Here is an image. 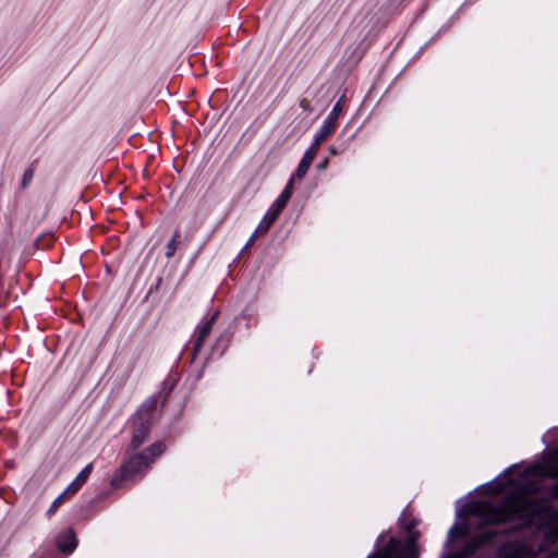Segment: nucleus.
I'll list each match as a JSON object with an SVG mask.
<instances>
[{"mask_svg": "<svg viewBox=\"0 0 558 558\" xmlns=\"http://www.w3.org/2000/svg\"><path fill=\"white\" fill-rule=\"evenodd\" d=\"M165 450L166 445L162 441H156L141 452L131 454L113 473L110 481L111 486L119 489L128 482L141 480L155 459L161 456Z\"/></svg>", "mask_w": 558, "mask_h": 558, "instance_id": "obj_1", "label": "nucleus"}, {"mask_svg": "<svg viewBox=\"0 0 558 558\" xmlns=\"http://www.w3.org/2000/svg\"><path fill=\"white\" fill-rule=\"evenodd\" d=\"M542 501H545V499H535V497L509 500L511 524L499 529L500 534L511 536L533 529L538 519L546 515L544 509L539 506Z\"/></svg>", "mask_w": 558, "mask_h": 558, "instance_id": "obj_2", "label": "nucleus"}, {"mask_svg": "<svg viewBox=\"0 0 558 558\" xmlns=\"http://www.w3.org/2000/svg\"><path fill=\"white\" fill-rule=\"evenodd\" d=\"M219 315V310L208 314L196 327L190 341L185 344L182 352L184 359L190 363L189 378H193V384H196L203 377L202 359L204 357V343L209 337L213 326Z\"/></svg>", "mask_w": 558, "mask_h": 558, "instance_id": "obj_3", "label": "nucleus"}, {"mask_svg": "<svg viewBox=\"0 0 558 558\" xmlns=\"http://www.w3.org/2000/svg\"><path fill=\"white\" fill-rule=\"evenodd\" d=\"M158 405L157 396L148 397L129 418L131 440L126 453L135 452L148 438L155 422V411Z\"/></svg>", "mask_w": 558, "mask_h": 558, "instance_id": "obj_4", "label": "nucleus"}, {"mask_svg": "<svg viewBox=\"0 0 558 558\" xmlns=\"http://www.w3.org/2000/svg\"><path fill=\"white\" fill-rule=\"evenodd\" d=\"M418 533H414L413 538L408 542H401L396 536H390L385 545L381 546L386 537L383 532L378 535L375 549L366 558H416L418 555L416 538Z\"/></svg>", "mask_w": 558, "mask_h": 558, "instance_id": "obj_5", "label": "nucleus"}, {"mask_svg": "<svg viewBox=\"0 0 558 558\" xmlns=\"http://www.w3.org/2000/svg\"><path fill=\"white\" fill-rule=\"evenodd\" d=\"M292 194H293V178H290L288 180L286 186L279 194V196L274 201V203L270 205V207L265 213V215L262 218L254 234L250 238L248 242L246 243V246L251 243V241L253 240V238L256 233L265 234L268 232V230L270 229L272 223L276 221V219L279 217V215L282 213V210L286 208Z\"/></svg>", "mask_w": 558, "mask_h": 558, "instance_id": "obj_6", "label": "nucleus"}, {"mask_svg": "<svg viewBox=\"0 0 558 558\" xmlns=\"http://www.w3.org/2000/svg\"><path fill=\"white\" fill-rule=\"evenodd\" d=\"M502 536L499 529H485L478 531L463 546V551L468 556H474L480 550L492 547L496 543V538Z\"/></svg>", "mask_w": 558, "mask_h": 558, "instance_id": "obj_7", "label": "nucleus"}, {"mask_svg": "<svg viewBox=\"0 0 558 558\" xmlns=\"http://www.w3.org/2000/svg\"><path fill=\"white\" fill-rule=\"evenodd\" d=\"M236 326L238 324L232 320L229 326L219 335L215 343L210 347L209 352L204 353V357L202 359V367H205L210 359L220 357L223 355L236 331Z\"/></svg>", "mask_w": 558, "mask_h": 558, "instance_id": "obj_8", "label": "nucleus"}, {"mask_svg": "<svg viewBox=\"0 0 558 558\" xmlns=\"http://www.w3.org/2000/svg\"><path fill=\"white\" fill-rule=\"evenodd\" d=\"M510 524L509 500L504 499L493 506L492 511L482 519L480 525L494 526L493 529H498L499 526L505 527Z\"/></svg>", "mask_w": 558, "mask_h": 558, "instance_id": "obj_9", "label": "nucleus"}, {"mask_svg": "<svg viewBox=\"0 0 558 558\" xmlns=\"http://www.w3.org/2000/svg\"><path fill=\"white\" fill-rule=\"evenodd\" d=\"M557 518L558 515H551L547 512L543 519H538L533 527L542 533V544L539 548H543L544 544L548 546L558 544V525L555 522Z\"/></svg>", "mask_w": 558, "mask_h": 558, "instance_id": "obj_10", "label": "nucleus"}, {"mask_svg": "<svg viewBox=\"0 0 558 558\" xmlns=\"http://www.w3.org/2000/svg\"><path fill=\"white\" fill-rule=\"evenodd\" d=\"M342 98H340L335 106L332 107L329 114L326 117V119L323 121L322 125L318 128V130L314 134V140L322 143L324 142L331 133H333L337 129V121L339 118V114L342 110L341 106Z\"/></svg>", "mask_w": 558, "mask_h": 558, "instance_id": "obj_11", "label": "nucleus"}, {"mask_svg": "<svg viewBox=\"0 0 558 558\" xmlns=\"http://www.w3.org/2000/svg\"><path fill=\"white\" fill-rule=\"evenodd\" d=\"M402 2L403 0H387V2H385L380 9L371 17V22L376 19L372 31L377 28V25H379V29L384 28L390 17L400 13Z\"/></svg>", "mask_w": 558, "mask_h": 558, "instance_id": "obj_12", "label": "nucleus"}, {"mask_svg": "<svg viewBox=\"0 0 558 558\" xmlns=\"http://www.w3.org/2000/svg\"><path fill=\"white\" fill-rule=\"evenodd\" d=\"M525 555L526 548L522 541L509 539L496 548L493 558H525Z\"/></svg>", "mask_w": 558, "mask_h": 558, "instance_id": "obj_13", "label": "nucleus"}, {"mask_svg": "<svg viewBox=\"0 0 558 558\" xmlns=\"http://www.w3.org/2000/svg\"><path fill=\"white\" fill-rule=\"evenodd\" d=\"M107 499L108 494H98L96 497L90 499L86 506L75 509L74 517L78 520L92 519L97 512L101 511L108 506Z\"/></svg>", "mask_w": 558, "mask_h": 558, "instance_id": "obj_14", "label": "nucleus"}, {"mask_svg": "<svg viewBox=\"0 0 558 558\" xmlns=\"http://www.w3.org/2000/svg\"><path fill=\"white\" fill-rule=\"evenodd\" d=\"M320 144L322 143L314 140L313 143L308 146V148L304 151L294 173H292L290 177L293 178V181L295 179H303L306 175L312 162L314 161L318 153Z\"/></svg>", "mask_w": 558, "mask_h": 558, "instance_id": "obj_15", "label": "nucleus"}, {"mask_svg": "<svg viewBox=\"0 0 558 558\" xmlns=\"http://www.w3.org/2000/svg\"><path fill=\"white\" fill-rule=\"evenodd\" d=\"M56 547L64 556H70L77 547L78 541L72 527L62 530L56 536Z\"/></svg>", "mask_w": 558, "mask_h": 558, "instance_id": "obj_16", "label": "nucleus"}, {"mask_svg": "<svg viewBox=\"0 0 558 558\" xmlns=\"http://www.w3.org/2000/svg\"><path fill=\"white\" fill-rule=\"evenodd\" d=\"M541 490L546 495L535 497V499H545V501L539 502V506L544 509V512H548L551 515H558V509H554L550 506L551 500H558V480L549 485L541 487Z\"/></svg>", "mask_w": 558, "mask_h": 558, "instance_id": "obj_17", "label": "nucleus"}, {"mask_svg": "<svg viewBox=\"0 0 558 558\" xmlns=\"http://www.w3.org/2000/svg\"><path fill=\"white\" fill-rule=\"evenodd\" d=\"M93 472V463H88L85 465L81 472L76 475V477L64 489L69 495H74L77 493L82 486L87 482L90 474Z\"/></svg>", "mask_w": 558, "mask_h": 558, "instance_id": "obj_18", "label": "nucleus"}, {"mask_svg": "<svg viewBox=\"0 0 558 558\" xmlns=\"http://www.w3.org/2000/svg\"><path fill=\"white\" fill-rule=\"evenodd\" d=\"M234 323L240 324L241 320L245 322L246 329H250L257 325L258 311L254 304H247L242 312L234 317Z\"/></svg>", "mask_w": 558, "mask_h": 558, "instance_id": "obj_19", "label": "nucleus"}, {"mask_svg": "<svg viewBox=\"0 0 558 558\" xmlns=\"http://www.w3.org/2000/svg\"><path fill=\"white\" fill-rule=\"evenodd\" d=\"M468 523L465 522L461 526L456 522L448 531L447 538L445 541V547L450 546V544L459 536H462L468 531Z\"/></svg>", "mask_w": 558, "mask_h": 558, "instance_id": "obj_20", "label": "nucleus"}, {"mask_svg": "<svg viewBox=\"0 0 558 558\" xmlns=\"http://www.w3.org/2000/svg\"><path fill=\"white\" fill-rule=\"evenodd\" d=\"M499 476L495 477L494 480L484 483L475 488V490L484 489L490 495H496L500 493L504 489V483L499 482Z\"/></svg>", "mask_w": 558, "mask_h": 558, "instance_id": "obj_21", "label": "nucleus"}, {"mask_svg": "<svg viewBox=\"0 0 558 558\" xmlns=\"http://www.w3.org/2000/svg\"><path fill=\"white\" fill-rule=\"evenodd\" d=\"M399 526L407 533H411L418 524L415 518H407V511L403 510L398 519Z\"/></svg>", "mask_w": 558, "mask_h": 558, "instance_id": "obj_22", "label": "nucleus"}, {"mask_svg": "<svg viewBox=\"0 0 558 558\" xmlns=\"http://www.w3.org/2000/svg\"><path fill=\"white\" fill-rule=\"evenodd\" d=\"M181 238V233H180V230H175L173 232V235L172 238L170 239V241L168 242L167 246H166V253H165V256L167 258H171L175 251H177V243H178V240Z\"/></svg>", "mask_w": 558, "mask_h": 558, "instance_id": "obj_23", "label": "nucleus"}, {"mask_svg": "<svg viewBox=\"0 0 558 558\" xmlns=\"http://www.w3.org/2000/svg\"><path fill=\"white\" fill-rule=\"evenodd\" d=\"M69 494L63 490L50 505L49 509L46 511V517L50 519L59 509V507L65 501V498Z\"/></svg>", "mask_w": 558, "mask_h": 558, "instance_id": "obj_24", "label": "nucleus"}, {"mask_svg": "<svg viewBox=\"0 0 558 558\" xmlns=\"http://www.w3.org/2000/svg\"><path fill=\"white\" fill-rule=\"evenodd\" d=\"M473 507H474L473 502L464 504L463 506H461V507H459L457 509L456 517L457 518H464V517L471 514Z\"/></svg>", "mask_w": 558, "mask_h": 558, "instance_id": "obj_25", "label": "nucleus"}, {"mask_svg": "<svg viewBox=\"0 0 558 558\" xmlns=\"http://www.w3.org/2000/svg\"><path fill=\"white\" fill-rule=\"evenodd\" d=\"M34 178V169L32 167L27 168L22 177L21 186L23 189L27 187L31 181Z\"/></svg>", "mask_w": 558, "mask_h": 558, "instance_id": "obj_26", "label": "nucleus"}, {"mask_svg": "<svg viewBox=\"0 0 558 558\" xmlns=\"http://www.w3.org/2000/svg\"><path fill=\"white\" fill-rule=\"evenodd\" d=\"M454 16H451L446 24H444L439 29L438 32L432 37L430 41L435 40L437 37H439L440 35L447 33L450 27L452 26L453 22H454Z\"/></svg>", "mask_w": 558, "mask_h": 558, "instance_id": "obj_27", "label": "nucleus"}, {"mask_svg": "<svg viewBox=\"0 0 558 558\" xmlns=\"http://www.w3.org/2000/svg\"><path fill=\"white\" fill-rule=\"evenodd\" d=\"M345 149H347V146L344 145V143L339 144V145L333 144V145L329 146V153L332 156H338V155L344 153Z\"/></svg>", "mask_w": 558, "mask_h": 558, "instance_id": "obj_28", "label": "nucleus"}, {"mask_svg": "<svg viewBox=\"0 0 558 558\" xmlns=\"http://www.w3.org/2000/svg\"><path fill=\"white\" fill-rule=\"evenodd\" d=\"M29 558H51V555L49 551L45 549H38L34 554H32Z\"/></svg>", "mask_w": 558, "mask_h": 558, "instance_id": "obj_29", "label": "nucleus"}, {"mask_svg": "<svg viewBox=\"0 0 558 558\" xmlns=\"http://www.w3.org/2000/svg\"><path fill=\"white\" fill-rule=\"evenodd\" d=\"M547 476L551 480L558 481V464H554L549 468Z\"/></svg>", "mask_w": 558, "mask_h": 558, "instance_id": "obj_30", "label": "nucleus"}, {"mask_svg": "<svg viewBox=\"0 0 558 558\" xmlns=\"http://www.w3.org/2000/svg\"><path fill=\"white\" fill-rule=\"evenodd\" d=\"M163 385H165V388H168V391L166 393V397L170 393V391L173 389L174 385H175V381L174 380H170V379H166L163 381Z\"/></svg>", "mask_w": 558, "mask_h": 558, "instance_id": "obj_31", "label": "nucleus"}, {"mask_svg": "<svg viewBox=\"0 0 558 558\" xmlns=\"http://www.w3.org/2000/svg\"><path fill=\"white\" fill-rule=\"evenodd\" d=\"M329 163V159L328 158H324L322 161H319L316 166L317 170H325L327 168Z\"/></svg>", "mask_w": 558, "mask_h": 558, "instance_id": "obj_32", "label": "nucleus"}, {"mask_svg": "<svg viewBox=\"0 0 558 558\" xmlns=\"http://www.w3.org/2000/svg\"><path fill=\"white\" fill-rule=\"evenodd\" d=\"M515 466H517L515 464H512V465H511V466H509L507 470H505V472H504L502 474H506L507 472H509V471H511V470L515 469Z\"/></svg>", "mask_w": 558, "mask_h": 558, "instance_id": "obj_33", "label": "nucleus"}, {"mask_svg": "<svg viewBox=\"0 0 558 558\" xmlns=\"http://www.w3.org/2000/svg\"><path fill=\"white\" fill-rule=\"evenodd\" d=\"M548 558H558V551L553 553Z\"/></svg>", "mask_w": 558, "mask_h": 558, "instance_id": "obj_34", "label": "nucleus"}, {"mask_svg": "<svg viewBox=\"0 0 558 558\" xmlns=\"http://www.w3.org/2000/svg\"><path fill=\"white\" fill-rule=\"evenodd\" d=\"M450 554L445 553L441 558H448Z\"/></svg>", "mask_w": 558, "mask_h": 558, "instance_id": "obj_35", "label": "nucleus"}]
</instances>
